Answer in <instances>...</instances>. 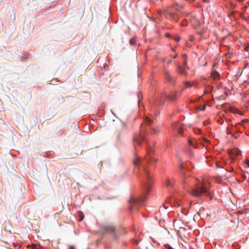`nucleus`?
Returning <instances> with one entry per match:
<instances>
[{
    "instance_id": "1",
    "label": "nucleus",
    "mask_w": 249,
    "mask_h": 249,
    "mask_svg": "<svg viewBox=\"0 0 249 249\" xmlns=\"http://www.w3.org/2000/svg\"><path fill=\"white\" fill-rule=\"evenodd\" d=\"M153 120L151 117L145 116L141 127V131L139 134H135L133 138V143L136 151L137 146H141L142 144L145 145L146 156L142 158L136 154L133 162L135 168L134 172L139 178L142 186L141 195L139 196L131 195L128 200L129 208L130 211L138 209L140 206L144 205L147 199V196L151 192V188L154 183L152 175L147 167L149 163H155L158 160L154 156V149L149 145L147 141V135L149 133L157 134L158 131L151 125Z\"/></svg>"
},
{
    "instance_id": "2",
    "label": "nucleus",
    "mask_w": 249,
    "mask_h": 249,
    "mask_svg": "<svg viewBox=\"0 0 249 249\" xmlns=\"http://www.w3.org/2000/svg\"><path fill=\"white\" fill-rule=\"evenodd\" d=\"M195 84L189 81H184V87L181 88L180 91H171L170 94L164 93L161 97H158L149 100L148 103L150 107V115L156 117L160 114V107L164 104L165 99H168L172 102H176L181 95L182 91L187 88H191Z\"/></svg>"
},
{
    "instance_id": "3",
    "label": "nucleus",
    "mask_w": 249,
    "mask_h": 249,
    "mask_svg": "<svg viewBox=\"0 0 249 249\" xmlns=\"http://www.w3.org/2000/svg\"><path fill=\"white\" fill-rule=\"evenodd\" d=\"M182 185L193 196L201 197L202 196H207L210 199L213 198V193L210 190L211 187L210 181L206 178L202 180H197L196 185L194 187L189 184V179L186 178L182 182Z\"/></svg>"
},
{
    "instance_id": "4",
    "label": "nucleus",
    "mask_w": 249,
    "mask_h": 249,
    "mask_svg": "<svg viewBox=\"0 0 249 249\" xmlns=\"http://www.w3.org/2000/svg\"><path fill=\"white\" fill-rule=\"evenodd\" d=\"M187 54H182V57L183 59L182 65H180L177 61L174 62V64L176 67V70L177 72L183 76H187L188 72L187 70L189 69V67L187 65Z\"/></svg>"
},
{
    "instance_id": "5",
    "label": "nucleus",
    "mask_w": 249,
    "mask_h": 249,
    "mask_svg": "<svg viewBox=\"0 0 249 249\" xmlns=\"http://www.w3.org/2000/svg\"><path fill=\"white\" fill-rule=\"evenodd\" d=\"M187 141L189 146H192L195 149L198 148L199 144L205 146L210 143V141L204 136H201L198 139V141L192 138H188Z\"/></svg>"
},
{
    "instance_id": "6",
    "label": "nucleus",
    "mask_w": 249,
    "mask_h": 249,
    "mask_svg": "<svg viewBox=\"0 0 249 249\" xmlns=\"http://www.w3.org/2000/svg\"><path fill=\"white\" fill-rule=\"evenodd\" d=\"M107 233L110 234L115 240L117 241L119 239L120 235L118 234L116 228L114 227L105 226L102 229L101 233L102 234V236L100 239H99V241H101L105 233Z\"/></svg>"
},
{
    "instance_id": "7",
    "label": "nucleus",
    "mask_w": 249,
    "mask_h": 249,
    "mask_svg": "<svg viewBox=\"0 0 249 249\" xmlns=\"http://www.w3.org/2000/svg\"><path fill=\"white\" fill-rule=\"evenodd\" d=\"M164 15L169 16L172 21L178 22L179 18L182 16V13L178 9H175L170 11L165 12Z\"/></svg>"
},
{
    "instance_id": "8",
    "label": "nucleus",
    "mask_w": 249,
    "mask_h": 249,
    "mask_svg": "<svg viewBox=\"0 0 249 249\" xmlns=\"http://www.w3.org/2000/svg\"><path fill=\"white\" fill-rule=\"evenodd\" d=\"M172 127L176 134H179L182 136L184 130V125L179 121L176 122L172 124Z\"/></svg>"
},
{
    "instance_id": "9",
    "label": "nucleus",
    "mask_w": 249,
    "mask_h": 249,
    "mask_svg": "<svg viewBox=\"0 0 249 249\" xmlns=\"http://www.w3.org/2000/svg\"><path fill=\"white\" fill-rule=\"evenodd\" d=\"M163 75L166 83L172 86L176 85L177 77L173 76L170 72L167 71H164Z\"/></svg>"
},
{
    "instance_id": "10",
    "label": "nucleus",
    "mask_w": 249,
    "mask_h": 249,
    "mask_svg": "<svg viewBox=\"0 0 249 249\" xmlns=\"http://www.w3.org/2000/svg\"><path fill=\"white\" fill-rule=\"evenodd\" d=\"M179 168L182 172L190 171L194 169V166L190 161L182 162L180 164Z\"/></svg>"
},
{
    "instance_id": "11",
    "label": "nucleus",
    "mask_w": 249,
    "mask_h": 249,
    "mask_svg": "<svg viewBox=\"0 0 249 249\" xmlns=\"http://www.w3.org/2000/svg\"><path fill=\"white\" fill-rule=\"evenodd\" d=\"M211 96L212 97V99L210 102H212V103H209L206 104L204 101H203L202 103H197L196 106V109L198 111H204L206 108V105L210 107L211 106L213 102V98L212 95Z\"/></svg>"
},
{
    "instance_id": "12",
    "label": "nucleus",
    "mask_w": 249,
    "mask_h": 249,
    "mask_svg": "<svg viewBox=\"0 0 249 249\" xmlns=\"http://www.w3.org/2000/svg\"><path fill=\"white\" fill-rule=\"evenodd\" d=\"M236 174L240 175L241 177V178L242 179V180L237 179V181L239 183L243 182L247 178V177L246 176L245 172L244 171H243V170L241 169V168L240 167H239V166H238V168L237 169V172H236Z\"/></svg>"
},
{
    "instance_id": "13",
    "label": "nucleus",
    "mask_w": 249,
    "mask_h": 249,
    "mask_svg": "<svg viewBox=\"0 0 249 249\" xmlns=\"http://www.w3.org/2000/svg\"><path fill=\"white\" fill-rule=\"evenodd\" d=\"M165 184L166 187L171 192H174L176 191V187L175 186V182L174 180L167 178Z\"/></svg>"
},
{
    "instance_id": "14",
    "label": "nucleus",
    "mask_w": 249,
    "mask_h": 249,
    "mask_svg": "<svg viewBox=\"0 0 249 249\" xmlns=\"http://www.w3.org/2000/svg\"><path fill=\"white\" fill-rule=\"evenodd\" d=\"M227 133L228 135H231L235 138H237L235 136V133L234 132V126L232 125L231 126H228L227 127Z\"/></svg>"
},
{
    "instance_id": "15",
    "label": "nucleus",
    "mask_w": 249,
    "mask_h": 249,
    "mask_svg": "<svg viewBox=\"0 0 249 249\" xmlns=\"http://www.w3.org/2000/svg\"><path fill=\"white\" fill-rule=\"evenodd\" d=\"M213 90V86L211 85H207L205 88V89L204 90L205 94H209L211 93Z\"/></svg>"
},
{
    "instance_id": "16",
    "label": "nucleus",
    "mask_w": 249,
    "mask_h": 249,
    "mask_svg": "<svg viewBox=\"0 0 249 249\" xmlns=\"http://www.w3.org/2000/svg\"><path fill=\"white\" fill-rule=\"evenodd\" d=\"M186 154L190 158H193L194 157V153L190 147H188L186 149Z\"/></svg>"
},
{
    "instance_id": "17",
    "label": "nucleus",
    "mask_w": 249,
    "mask_h": 249,
    "mask_svg": "<svg viewBox=\"0 0 249 249\" xmlns=\"http://www.w3.org/2000/svg\"><path fill=\"white\" fill-rule=\"evenodd\" d=\"M226 170L228 172H229L231 173H233L234 174H236V172H237V169L235 170L234 169V167L232 166H230L229 168L227 169Z\"/></svg>"
},
{
    "instance_id": "18",
    "label": "nucleus",
    "mask_w": 249,
    "mask_h": 249,
    "mask_svg": "<svg viewBox=\"0 0 249 249\" xmlns=\"http://www.w3.org/2000/svg\"><path fill=\"white\" fill-rule=\"evenodd\" d=\"M194 132L196 134H202L203 131L199 128H194L193 129Z\"/></svg>"
},
{
    "instance_id": "19",
    "label": "nucleus",
    "mask_w": 249,
    "mask_h": 249,
    "mask_svg": "<svg viewBox=\"0 0 249 249\" xmlns=\"http://www.w3.org/2000/svg\"><path fill=\"white\" fill-rule=\"evenodd\" d=\"M129 44L131 46H134L136 44V40L135 37H132L129 41Z\"/></svg>"
},
{
    "instance_id": "20",
    "label": "nucleus",
    "mask_w": 249,
    "mask_h": 249,
    "mask_svg": "<svg viewBox=\"0 0 249 249\" xmlns=\"http://www.w3.org/2000/svg\"><path fill=\"white\" fill-rule=\"evenodd\" d=\"M179 25L182 26H186L188 25V21L186 19H184L179 23Z\"/></svg>"
},
{
    "instance_id": "21",
    "label": "nucleus",
    "mask_w": 249,
    "mask_h": 249,
    "mask_svg": "<svg viewBox=\"0 0 249 249\" xmlns=\"http://www.w3.org/2000/svg\"><path fill=\"white\" fill-rule=\"evenodd\" d=\"M172 39H174L176 42H178L180 41V37L179 36H173V37Z\"/></svg>"
},
{
    "instance_id": "22",
    "label": "nucleus",
    "mask_w": 249,
    "mask_h": 249,
    "mask_svg": "<svg viewBox=\"0 0 249 249\" xmlns=\"http://www.w3.org/2000/svg\"><path fill=\"white\" fill-rule=\"evenodd\" d=\"M214 77L215 79H218L220 77V74L218 72L215 71L214 73Z\"/></svg>"
},
{
    "instance_id": "23",
    "label": "nucleus",
    "mask_w": 249,
    "mask_h": 249,
    "mask_svg": "<svg viewBox=\"0 0 249 249\" xmlns=\"http://www.w3.org/2000/svg\"><path fill=\"white\" fill-rule=\"evenodd\" d=\"M232 246L234 248V249H240V246L238 244L233 243L232 244Z\"/></svg>"
},
{
    "instance_id": "24",
    "label": "nucleus",
    "mask_w": 249,
    "mask_h": 249,
    "mask_svg": "<svg viewBox=\"0 0 249 249\" xmlns=\"http://www.w3.org/2000/svg\"><path fill=\"white\" fill-rule=\"evenodd\" d=\"M248 122V120H247V119H243V120H242V121H241L240 123H239L238 124H239V125H241V126H243V124H244V123H246Z\"/></svg>"
},
{
    "instance_id": "25",
    "label": "nucleus",
    "mask_w": 249,
    "mask_h": 249,
    "mask_svg": "<svg viewBox=\"0 0 249 249\" xmlns=\"http://www.w3.org/2000/svg\"><path fill=\"white\" fill-rule=\"evenodd\" d=\"M164 247L166 249H174L170 245L168 244H164Z\"/></svg>"
},
{
    "instance_id": "26",
    "label": "nucleus",
    "mask_w": 249,
    "mask_h": 249,
    "mask_svg": "<svg viewBox=\"0 0 249 249\" xmlns=\"http://www.w3.org/2000/svg\"><path fill=\"white\" fill-rule=\"evenodd\" d=\"M234 130L235 133L236 132V133H240L241 132V131L240 130L239 128L238 127H236V126L234 127Z\"/></svg>"
},
{
    "instance_id": "27",
    "label": "nucleus",
    "mask_w": 249,
    "mask_h": 249,
    "mask_svg": "<svg viewBox=\"0 0 249 249\" xmlns=\"http://www.w3.org/2000/svg\"><path fill=\"white\" fill-rule=\"evenodd\" d=\"M139 242H140V241H139L136 239H133L132 240V243H133L134 244H135L136 245H137L139 243Z\"/></svg>"
},
{
    "instance_id": "28",
    "label": "nucleus",
    "mask_w": 249,
    "mask_h": 249,
    "mask_svg": "<svg viewBox=\"0 0 249 249\" xmlns=\"http://www.w3.org/2000/svg\"><path fill=\"white\" fill-rule=\"evenodd\" d=\"M235 160V158L233 157H231V159L229 160V163L230 164H232L234 163V161Z\"/></svg>"
},
{
    "instance_id": "29",
    "label": "nucleus",
    "mask_w": 249,
    "mask_h": 249,
    "mask_svg": "<svg viewBox=\"0 0 249 249\" xmlns=\"http://www.w3.org/2000/svg\"><path fill=\"white\" fill-rule=\"evenodd\" d=\"M165 37L169 38H172L173 36L169 33H166L165 34Z\"/></svg>"
},
{
    "instance_id": "30",
    "label": "nucleus",
    "mask_w": 249,
    "mask_h": 249,
    "mask_svg": "<svg viewBox=\"0 0 249 249\" xmlns=\"http://www.w3.org/2000/svg\"><path fill=\"white\" fill-rule=\"evenodd\" d=\"M140 94L141 93H140V94H138V97L139 98L138 101V105H139L140 107Z\"/></svg>"
},
{
    "instance_id": "31",
    "label": "nucleus",
    "mask_w": 249,
    "mask_h": 249,
    "mask_svg": "<svg viewBox=\"0 0 249 249\" xmlns=\"http://www.w3.org/2000/svg\"><path fill=\"white\" fill-rule=\"evenodd\" d=\"M216 86L218 89H220L222 86V83H220L217 84Z\"/></svg>"
},
{
    "instance_id": "32",
    "label": "nucleus",
    "mask_w": 249,
    "mask_h": 249,
    "mask_svg": "<svg viewBox=\"0 0 249 249\" xmlns=\"http://www.w3.org/2000/svg\"><path fill=\"white\" fill-rule=\"evenodd\" d=\"M123 245L124 247H127V245H128L127 243L126 242H124V241L123 242Z\"/></svg>"
},
{
    "instance_id": "33",
    "label": "nucleus",
    "mask_w": 249,
    "mask_h": 249,
    "mask_svg": "<svg viewBox=\"0 0 249 249\" xmlns=\"http://www.w3.org/2000/svg\"><path fill=\"white\" fill-rule=\"evenodd\" d=\"M224 98H225V97H224V96H219V97H218V99H219V100H222V99H224Z\"/></svg>"
},
{
    "instance_id": "34",
    "label": "nucleus",
    "mask_w": 249,
    "mask_h": 249,
    "mask_svg": "<svg viewBox=\"0 0 249 249\" xmlns=\"http://www.w3.org/2000/svg\"><path fill=\"white\" fill-rule=\"evenodd\" d=\"M209 124V122L207 121H204L203 123L204 125H207Z\"/></svg>"
},
{
    "instance_id": "35",
    "label": "nucleus",
    "mask_w": 249,
    "mask_h": 249,
    "mask_svg": "<svg viewBox=\"0 0 249 249\" xmlns=\"http://www.w3.org/2000/svg\"><path fill=\"white\" fill-rule=\"evenodd\" d=\"M177 56H178V54H176L175 55H174V56H172V58H173V59H175L177 58Z\"/></svg>"
},
{
    "instance_id": "36",
    "label": "nucleus",
    "mask_w": 249,
    "mask_h": 249,
    "mask_svg": "<svg viewBox=\"0 0 249 249\" xmlns=\"http://www.w3.org/2000/svg\"><path fill=\"white\" fill-rule=\"evenodd\" d=\"M246 163H247L248 166L249 167V160H248V159L247 160Z\"/></svg>"
},
{
    "instance_id": "37",
    "label": "nucleus",
    "mask_w": 249,
    "mask_h": 249,
    "mask_svg": "<svg viewBox=\"0 0 249 249\" xmlns=\"http://www.w3.org/2000/svg\"><path fill=\"white\" fill-rule=\"evenodd\" d=\"M84 218V215L82 214V216L80 217L79 221H82Z\"/></svg>"
},
{
    "instance_id": "38",
    "label": "nucleus",
    "mask_w": 249,
    "mask_h": 249,
    "mask_svg": "<svg viewBox=\"0 0 249 249\" xmlns=\"http://www.w3.org/2000/svg\"><path fill=\"white\" fill-rule=\"evenodd\" d=\"M14 246L15 247H17L18 246V248L19 249L20 248V246H18L17 245H16L15 243H14Z\"/></svg>"
},
{
    "instance_id": "39",
    "label": "nucleus",
    "mask_w": 249,
    "mask_h": 249,
    "mask_svg": "<svg viewBox=\"0 0 249 249\" xmlns=\"http://www.w3.org/2000/svg\"><path fill=\"white\" fill-rule=\"evenodd\" d=\"M220 124H222L223 122H224V121L223 120H221L220 121L218 122Z\"/></svg>"
},
{
    "instance_id": "40",
    "label": "nucleus",
    "mask_w": 249,
    "mask_h": 249,
    "mask_svg": "<svg viewBox=\"0 0 249 249\" xmlns=\"http://www.w3.org/2000/svg\"><path fill=\"white\" fill-rule=\"evenodd\" d=\"M111 112L113 114V115L115 116V117L117 118V117L116 116V115L114 114V113L111 110Z\"/></svg>"
},
{
    "instance_id": "41",
    "label": "nucleus",
    "mask_w": 249,
    "mask_h": 249,
    "mask_svg": "<svg viewBox=\"0 0 249 249\" xmlns=\"http://www.w3.org/2000/svg\"><path fill=\"white\" fill-rule=\"evenodd\" d=\"M163 207H164L165 209H167L168 208V207L166 206V205H164Z\"/></svg>"
},
{
    "instance_id": "42",
    "label": "nucleus",
    "mask_w": 249,
    "mask_h": 249,
    "mask_svg": "<svg viewBox=\"0 0 249 249\" xmlns=\"http://www.w3.org/2000/svg\"><path fill=\"white\" fill-rule=\"evenodd\" d=\"M237 1H238L239 2H242L243 1H244V0H237Z\"/></svg>"
},
{
    "instance_id": "43",
    "label": "nucleus",
    "mask_w": 249,
    "mask_h": 249,
    "mask_svg": "<svg viewBox=\"0 0 249 249\" xmlns=\"http://www.w3.org/2000/svg\"><path fill=\"white\" fill-rule=\"evenodd\" d=\"M117 138H118V139H119V138H120V134H119L118 135Z\"/></svg>"
},
{
    "instance_id": "44",
    "label": "nucleus",
    "mask_w": 249,
    "mask_h": 249,
    "mask_svg": "<svg viewBox=\"0 0 249 249\" xmlns=\"http://www.w3.org/2000/svg\"><path fill=\"white\" fill-rule=\"evenodd\" d=\"M7 249H11L10 248H8Z\"/></svg>"
}]
</instances>
